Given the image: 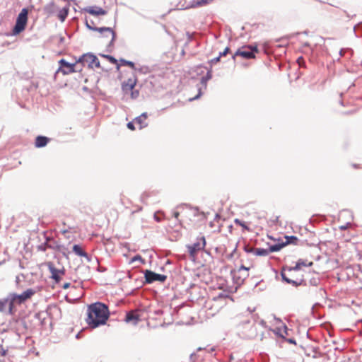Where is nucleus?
<instances>
[{"label":"nucleus","mask_w":362,"mask_h":362,"mask_svg":"<svg viewBox=\"0 0 362 362\" xmlns=\"http://www.w3.org/2000/svg\"><path fill=\"white\" fill-rule=\"evenodd\" d=\"M230 52V49L228 47H226L223 52L219 53L220 57H224L228 54Z\"/></svg>","instance_id":"nucleus-52"},{"label":"nucleus","mask_w":362,"mask_h":362,"mask_svg":"<svg viewBox=\"0 0 362 362\" xmlns=\"http://www.w3.org/2000/svg\"><path fill=\"white\" fill-rule=\"evenodd\" d=\"M148 196V195L147 193L142 194V195L141 197L142 202L146 203V199H147Z\"/></svg>","instance_id":"nucleus-60"},{"label":"nucleus","mask_w":362,"mask_h":362,"mask_svg":"<svg viewBox=\"0 0 362 362\" xmlns=\"http://www.w3.org/2000/svg\"><path fill=\"white\" fill-rule=\"evenodd\" d=\"M76 63L81 64L82 66H85L86 64H88V67L89 69H93V66L96 68L100 67V63L98 58L92 52H87L80 56L76 60Z\"/></svg>","instance_id":"nucleus-6"},{"label":"nucleus","mask_w":362,"mask_h":362,"mask_svg":"<svg viewBox=\"0 0 362 362\" xmlns=\"http://www.w3.org/2000/svg\"><path fill=\"white\" fill-rule=\"evenodd\" d=\"M228 297H229V296L227 294H225L224 293H220L217 296L218 298H228Z\"/></svg>","instance_id":"nucleus-59"},{"label":"nucleus","mask_w":362,"mask_h":362,"mask_svg":"<svg viewBox=\"0 0 362 362\" xmlns=\"http://www.w3.org/2000/svg\"><path fill=\"white\" fill-rule=\"evenodd\" d=\"M197 1V0H193V1H190L187 6H186L185 7H181L180 9L186 10V9H189V8H192L200 7L199 6L195 5Z\"/></svg>","instance_id":"nucleus-39"},{"label":"nucleus","mask_w":362,"mask_h":362,"mask_svg":"<svg viewBox=\"0 0 362 362\" xmlns=\"http://www.w3.org/2000/svg\"><path fill=\"white\" fill-rule=\"evenodd\" d=\"M354 31L357 37L362 36V22L354 26Z\"/></svg>","instance_id":"nucleus-33"},{"label":"nucleus","mask_w":362,"mask_h":362,"mask_svg":"<svg viewBox=\"0 0 362 362\" xmlns=\"http://www.w3.org/2000/svg\"><path fill=\"white\" fill-rule=\"evenodd\" d=\"M230 274L232 276L233 283L238 286L242 285L249 276V273H247L246 272H240L231 271Z\"/></svg>","instance_id":"nucleus-15"},{"label":"nucleus","mask_w":362,"mask_h":362,"mask_svg":"<svg viewBox=\"0 0 362 362\" xmlns=\"http://www.w3.org/2000/svg\"><path fill=\"white\" fill-rule=\"evenodd\" d=\"M35 293V291L34 289L28 288L21 294L16 293H10L8 297L11 298V301H14L18 304H22L30 299Z\"/></svg>","instance_id":"nucleus-9"},{"label":"nucleus","mask_w":362,"mask_h":362,"mask_svg":"<svg viewBox=\"0 0 362 362\" xmlns=\"http://www.w3.org/2000/svg\"><path fill=\"white\" fill-rule=\"evenodd\" d=\"M203 69H207V72L205 76H202L200 81L201 84L204 87V89H206L207 87V81L212 78V70L211 68H208L207 66H204L203 65H199L196 66L195 71L197 74H202L204 73Z\"/></svg>","instance_id":"nucleus-12"},{"label":"nucleus","mask_w":362,"mask_h":362,"mask_svg":"<svg viewBox=\"0 0 362 362\" xmlns=\"http://www.w3.org/2000/svg\"><path fill=\"white\" fill-rule=\"evenodd\" d=\"M47 245H48L47 240H46L44 243L37 246V250L39 251L45 252L47 250V249L48 248Z\"/></svg>","instance_id":"nucleus-43"},{"label":"nucleus","mask_w":362,"mask_h":362,"mask_svg":"<svg viewBox=\"0 0 362 362\" xmlns=\"http://www.w3.org/2000/svg\"><path fill=\"white\" fill-rule=\"evenodd\" d=\"M198 357H199V356L197 355L195 353H192L189 356L190 362H196L198 360Z\"/></svg>","instance_id":"nucleus-50"},{"label":"nucleus","mask_w":362,"mask_h":362,"mask_svg":"<svg viewBox=\"0 0 362 362\" xmlns=\"http://www.w3.org/2000/svg\"><path fill=\"white\" fill-rule=\"evenodd\" d=\"M297 62L299 65L300 67H305V59L303 57H299L298 59H297Z\"/></svg>","instance_id":"nucleus-46"},{"label":"nucleus","mask_w":362,"mask_h":362,"mask_svg":"<svg viewBox=\"0 0 362 362\" xmlns=\"http://www.w3.org/2000/svg\"><path fill=\"white\" fill-rule=\"evenodd\" d=\"M124 320L127 323L132 322L133 325H136L139 321V317L137 314L132 312H128L126 313Z\"/></svg>","instance_id":"nucleus-21"},{"label":"nucleus","mask_w":362,"mask_h":362,"mask_svg":"<svg viewBox=\"0 0 362 362\" xmlns=\"http://www.w3.org/2000/svg\"><path fill=\"white\" fill-rule=\"evenodd\" d=\"M110 29L111 30H104V33H108L109 34H110L112 35L111 40L107 44V47H106V50L107 52H111L112 50V47L114 46V43H115V42L116 40V38H117V34H116V33L114 31V30L112 28L110 27Z\"/></svg>","instance_id":"nucleus-20"},{"label":"nucleus","mask_w":362,"mask_h":362,"mask_svg":"<svg viewBox=\"0 0 362 362\" xmlns=\"http://www.w3.org/2000/svg\"><path fill=\"white\" fill-rule=\"evenodd\" d=\"M202 95V88L199 87L198 88V93L193 98H191L189 99V100H197L198 98H199Z\"/></svg>","instance_id":"nucleus-51"},{"label":"nucleus","mask_w":362,"mask_h":362,"mask_svg":"<svg viewBox=\"0 0 362 362\" xmlns=\"http://www.w3.org/2000/svg\"><path fill=\"white\" fill-rule=\"evenodd\" d=\"M136 80L135 79L134 81H131V83H126V82H124L122 83V88L124 91H128L131 90L132 89H134L136 86Z\"/></svg>","instance_id":"nucleus-28"},{"label":"nucleus","mask_w":362,"mask_h":362,"mask_svg":"<svg viewBox=\"0 0 362 362\" xmlns=\"http://www.w3.org/2000/svg\"><path fill=\"white\" fill-rule=\"evenodd\" d=\"M137 70L142 73H146L148 70V66H142L140 69H137Z\"/></svg>","instance_id":"nucleus-58"},{"label":"nucleus","mask_w":362,"mask_h":362,"mask_svg":"<svg viewBox=\"0 0 362 362\" xmlns=\"http://www.w3.org/2000/svg\"><path fill=\"white\" fill-rule=\"evenodd\" d=\"M59 68L57 71V72H62L64 75H67L71 73L77 72V71H81L82 67H81L79 69H76V62L75 63H70L68 62L64 59H61L59 62Z\"/></svg>","instance_id":"nucleus-8"},{"label":"nucleus","mask_w":362,"mask_h":362,"mask_svg":"<svg viewBox=\"0 0 362 362\" xmlns=\"http://www.w3.org/2000/svg\"><path fill=\"white\" fill-rule=\"evenodd\" d=\"M0 353L1 356H5L7 354V350L4 349L3 346L0 344Z\"/></svg>","instance_id":"nucleus-57"},{"label":"nucleus","mask_w":362,"mask_h":362,"mask_svg":"<svg viewBox=\"0 0 362 362\" xmlns=\"http://www.w3.org/2000/svg\"><path fill=\"white\" fill-rule=\"evenodd\" d=\"M50 141V139L47 136L38 135L36 136L35 140V146L37 148H43L47 146V144Z\"/></svg>","instance_id":"nucleus-17"},{"label":"nucleus","mask_w":362,"mask_h":362,"mask_svg":"<svg viewBox=\"0 0 362 362\" xmlns=\"http://www.w3.org/2000/svg\"><path fill=\"white\" fill-rule=\"evenodd\" d=\"M180 216V212L177 211H173V217L176 219V221H177L179 223H181V221L178 218Z\"/></svg>","instance_id":"nucleus-55"},{"label":"nucleus","mask_w":362,"mask_h":362,"mask_svg":"<svg viewBox=\"0 0 362 362\" xmlns=\"http://www.w3.org/2000/svg\"><path fill=\"white\" fill-rule=\"evenodd\" d=\"M249 270H250L249 267H246L242 264L238 269H237V270L234 269L233 271V272H246L247 273H248Z\"/></svg>","instance_id":"nucleus-48"},{"label":"nucleus","mask_w":362,"mask_h":362,"mask_svg":"<svg viewBox=\"0 0 362 362\" xmlns=\"http://www.w3.org/2000/svg\"><path fill=\"white\" fill-rule=\"evenodd\" d=\"M136 261H139L141 262L142 264H145L146 263V261L144 259L142 258V257L140 255H134L132 258V262H136Z\"/></svg>","instance_id":"nucleus-41"},{"label":"nucleus","mask_w":362,"mask_h":362,"mask_svg":"<svg viewBox=\"0 0 362 362\" xmlns=\"http://www.w3.org/2000/svg\"><path fill=\"white\" fill-rule=\"evenodd\" d=\"M99 56L107 59L112 64H117L118 60L112 55L100 53Z\"/></svg>","instance_id":"nucleus-32"},{"label":"nucleus","mask_w":362,"mask_h":362,"mask_svg":"<svg viewBox=\"0 0 362 362\" xmlns=\"http://www.w3.org/2000/svg\"><path fill=\"white\" fill-rule=\"evenodd\" d=\"M186 35L187 37V40L185 43V45H187L190 42H192V40H195V37L197 35V33L195 32H193V33H190V32H187L186 33Z\"/></svg>","instance_id":"nucleus-35"},{"label":"nucleus","mask_w":362,"mask_h":362,"mask_svg":"<svg viewBox=\"0 0 362 362\" xmlns=\"http://www.w3.org/2000/svg\"><path fill=\"white\" fill-rule=\"evenodd\" d=\"M279 336L282 338H284L286 341H288L289 344H296V341L294 338H288V339H286L285 337L281 334H279Z\"/></svg>","instance_id":"nucleus-49"},{"label":"nucleus","mask_w":362,"mask_h":362,"mask_svg":"<svg viewBox=\"0 0 362 362\" xmlns=\"http://www.w3.org/2000/svg\"><path fill=\"white\" fill-rule=\"evenodd\" d=\"M206 246V239L204 236L198 237L197 241L192 245H188L187 249L191 257H194L199 251L204 249Z\"/></svg>","instance_id":"nucleus-10"},{"label":"nucleus","mask_w":362,"mask_h":362,"mask_svg":"<svg viewBox=\"0 0 362 362\" xmlns=\"http://www.w3.org/2000/svg\"><path fill=\"white\" fill-rule=\"evenodd\" d=\"M69 12V6L66 5L59 11L57 17L61 22H64Z\"/></svg>","instance_id":"nucleus-22"},{"label":"nucleus","mask_w":362,"mask_h":362,"mask_svg":"<svg viewBox=\"0 0 362 362\" xmlns=\"http://www.w3.org/2000/svg\"><path fill=\"white\" fill-rule=\"evenodd\" d=\"M288 284H291L294 287H298L299 286H306L307 285L306 281L303 279H301L299 281L290 279L288 282Z\"/></svg>","instance_id":"nucleus-31"},{"label":"nucleus","mask_w":362,"mask_h":362,"mask_svg":"<svg viewBox=\"0 0 362 362\" xmlns=\"http://www.w3.org/2000/svg\"><path fill=\"white\" fill-rule=\"evenodd\" d=\"M84 257L86 259L87 262H90L92 259L91 256L89 255L88 253H87V257Z\"/></svg>","instance_id":"nucleus-63"},{"label":"nucleus","mask_w":362,"mask_h":362,"mask_svg":"<svg viewBox=\"0 0 362 362\" xmlns=\"http://www.w3.org/2000/svg\"><path fill=\"white\" fill-rule=\"evenodd\" d=\"M144 281V284H151L156 281L164 283L167 279V276L156 273L151 270L146 269L143 271Z\"/></svg>","instance_id":"nucleus-7"},{"label":"nucleus","mask_w":362,"mask_h":362,"mask_svg":"<svg viewBox=\"0 0 362 362\" xmlns=\"http://www.w3.org/2000/svg\"><path fill=\"white\" fill-rule=\"evenodd\" d=\"M107 270V268L105 267L98 266L96 268V271L100 273L105 272Z\"/></svg>","instance_id":"nucleus-56"},{"label":"nucleus","mask_w":362,"mask_h":362,"mask_svg":"<svg viewBox=\"0 0 362 362\" xmlns=\"http://www.w3.org/2000/svg\"><path fill=\"white\" fill-rule=\"evenodd\" d=\"M234 223L236 225L242 226L243 228V229H245L246 230H250V228L247 226V224L244 221H243L238 218H235L234 220Z\"/></svg>","instance_id":"nucleus-37"},{"label":"nucleus","mask_w":362,"mask_h":362,"mask_svg":"<svg viewBox=\"0 0 362 362\" xmlns=\"http://www.w3.org/2000/svg\"><path fill=\"white\" fill-rule=\"evenodd\" d=\"M313 264V262H307V260L303 259H299L294 267H288V271H298L302 267H311Z\"/></svg>","instance_id":"nucleus-16"},{"label":"nucleus","mask_w":362,"mask_h":362,"mask_svg":"<svg viewBox=\"0 0 362 362\" xmlns=\"http://www.w3.org/2000/svg\"><path fill=\"white\" fill-rule=\"evenodd\" d=\"M72 251L78 257H87V252L83 249L82 246L78 244H74Z\"/></svg>","instance_id":"nucleus-23"},{"label":"nucleus","mask_w":362,"mask_h":362,"mask_svg":"<svg viewBox=\"0 0 362 362\" xmlns=\"http://www.w3.org/2000/svg\"><path fill=\"white\" fill-rule=\"evenodd\" d=\"M81 12H86L95 16H104L107 11L98 6H87L81 8Z\"/></svg>","instance_id":"nucleus-13"},{"label":"nucleus","mask_w":362,"mask_h":362,"mask_svg":"<svg viewBox=\"0 0 362 362\" xmlns=\"http://www.w3.org/2000/svg\"><path fill=\"white\" fill-rule=\"evenodd\" d=\"M286 241H284L286 246L288 245H297L298 241V237L295 235H285L284 236Z\"/></svg>","instance_id":"nucleus-27"},{"label":"nucleus","mask_w":362,"mask_h":362,"mask_svg":"<svg viewBox=\"0 0 362 362\" xmlns=\"http://www.w3.org/2000/svg\"><path fill=\"white\" fill-rule=\"evenodd\" d=\"M140 116L144 121H146L148 117V114L147 112H143Z\"/></svg>","instance_id":"nucleus-62"},{"label":"nucleus","mask_w":362,"mask_h":362,"mask_svg":"<svg viewBox=\"0 0 362 362\" xmlns=\"http://www.w3.org/2000/svg\"><path fill=\"white\" fill-rule=\"evenodd\" d=\"M239 329H242V337L247 339H254L257 336V327L254 323L247 320L239 324Z\"/></svg>","instance_id":"nucleus-5"},{"label":"nucleus","mask_w":362,"mask_h":362,"mask_svg":"<svg viewBox=\"0 0 362 362\" xmlns=\"http://www.w3.org/2000/svg\"><path fill=\"white\" fill-rule=\"evenodd\" d=\"M134 122L139 125V129H142L148 126V123L144 121L140 115L134 118Z\"/></svg>","instance_id":"nucleus-29"},{"label":"nucleus","mask_w":362,"mask_h":362,"mask_svg":"<svg viewBox=\"0 0 362 362\" xmlns=\"http://www.w3.org/2000/svg\"><path fill=\"white\" fill-rule=\"evenodd\" d=\"M281 274V276L282 281H284V283L288 284V281H289V279H289V278H288V277L286 276L285 273H284L283 271H281V274Z\"/></svg>","instance_id":"nucleus-54"},{"label":"nucleus","mask_w":362,"mask_h":362,"mask_svg":"<svg viewBox=\"0 0 362 362\" xmlns=\"http://www.w3.org/2000/svg\"><path fill=\"white\" fill-rule=\"evenodd\" d=\"M286 247L283 240H278V243L269 245L270 252H276L280 251L283 247Z\"/></svg>","instance_id":"nucleus-24"},{"label":"nucleus","mask_w":362,"mask_h":362,"mask_svg":"<svg viewBox=\"0 0 362 362\" xmlns=\"http://www.w3.org/2000/svg\"><path fill=\"white\" fill-rule=\"evenodd\" d=\"M220 56L218 55V57L209 60L208 62V64H209V68H211V70H212V65L214 64H216L217 62H218L220 61Z\"/></svg>","instance_id":"nucleus-42"},{"label":"nucleus","mask_w":362,"mask_h":362,"mask_svg":"<svg viewBox=\"0 0 362 362\" xmlns=\"http://www.w3.org/2000/svg\"><path fill=\"white\" fill-rule=\"evenodd\" d=\"M7 329L13 332L17 336L25 334L28 325L24 317H13L7 324Z\"/></svg>","instance_id":"nucleus-2"},{"label":"nucleus","mask_w":362,"mask_h":362,"mask_svg":"<svg viewBox=\"0 0 362 362\" xmlns=\"http://www.w3.org/2000/svg\"><path fill=\"white\" fill-rule=\"evenodd\" d=\"M65 41V37L63 36H60L59 37V43H64Z\"/></svg>","instance_id":"nucleus-64"},{"label":"nucleus","mask_w":362,"mask_h":362,"mask_svg":"<svg viewBox=\"0 0 362 362\" xmlns=\"http://www.w3.org/2000/svg\"><path fill=\"white\" fill-rule=\"evenodd\" d=\"M134 124H135V122H134V119L132 122H129L127 124V127L130 130H134L135 129V126H134Z\"/></svg>","instance_id":"nucleus-53"},{"label":"nucleus","mask_w":362,"mask_h":362,"mask_svg":"<svg viewBox=\"0 0 362 362\" xmlns=\"http://www.w3.org/2000/svg\"><path fill=\"white\" fill-rule=\"evenodd\" d=\"M270 253L269 248H257L255 250V254L257 256H267Z\"/></svg>","instance_id":"nucleus-30"},{"label":"nucleus","mask_w":362,"mask_h":362,"mask_svg":"<svg viewBox=\"0 0 362 362\" xmlns=\"http://www.w3.org/2000/svg\"><path fill=\"white\" fill-rule=\"evenodd\" d=\"M259 50L256 45H244L239 48L235 54L232 56V59H235V57L240 56L243 59H250L255 58V54L258 53Z\"/></svg>","instance_id":"nucleus-4"},{"label":"nucleus","mask_w":362,"mask_h":362,"mask_svg":"<svg viewBox=\"0 0 362 362\" xmlns=\"http://www.w3.org/2000/svg\"><path fill=\"white\" fill-rule=\"evenodd\" d=\"M110 315L108 306L104 303L97 301L88 305L86 321L89 327L95 329L106 325Z\"/></svg>","instance_id":"nucleus-1"},{"label":"nucleus","mask_w":362,"mask_h":362,"mask_svg":"<svg viewBox=\"0 0 362 362\" xmlns=\"http://www.w3.org/2000/svg\"><path fill=\"white\" fill-rule=\"evenodd\" d=\"M118 62L119 63V64L117 63V69H119L120 66H128L133 70H137V68L136 67L135 64L132 61H129V60L122 58Z\"/></svg>","instance_id":"nucleus-25"},{"label":"nucleus","mask_w":362,"mask_h":362,"mask_svg":"<svg viewBox=\"0 0 362 362\" xmlns=\"http://www.w3.org/2000/svg\"><path fill=\"white\" fill-rule=\"evenodd\" d=\"M47 315L48 313L46 312H38L35 314V318L40 322V325L42 326H45L46 324L45 320Z\"/></svg>","instance_id":"nucleus-26"},{"label":"nucleus","mask_w":362,"mask_h":362,"mask_svg":"<svg viewBox=\"0 0 362 362\" xmlns=\"http://www.w3.org/2000/svg\"><path fill=\"white\" fill-rule=\"evenodd\" d=\"M57 7L56 6L54 1H51L50 3L46 4L44 6V12L48 16L54 15L57 11Z\"/></svg>","instance_id":"nucleus-19"},{"label":"nucleus","mask_w":362,"mask_h":362,"mask_svg":"<svg viewBox=\"0 0 362 362\" xmlns=\"http://www.w3.org/2000/svg\"><path fill=\"white\" fill-rule=\"evenodd\" d=\"M131 97L132 99H136L139 97V91L138 90L132 89L131 90Z\"/></svg>","instance_id":"nucleus-47"},{"label":"nucleus","mask_w":362,"mask_h":362,"mask_svg":"<svg viewBox=\"0 0 362 362\" xmlns=\"http://www.w3.org/2000/svg\"><path fill=\"white\" fill-rule=\"evenodd\" d=\"M8 302V297L4 299H0V312L4 313L6 311V307Z\"/></svg>","instance_id":"nucleus-36"},{"label":"nucleus","mask_w":362,"mask_h":362,"mask_svg":"<svg viewBox=\"0 0 362 362\" xmlns=\"http://www.w3.org/2000/svg\"><path fill=\"white\" fill-rule=\"evenodd\" d=\"M29 10L28 8H23L18 13L15 25L11 30V35L16 36L25 30L28 23Z\"/></svg>","instance_id":"nucleus-3"},{"label":"nucleus","mask_w":362,"mask_h":362,"mask_svg":"<svg viewBox=\"0 0 362 362\" xmlns=\"http://www.w3.org/2000/svg\"><path fill=\"white\" fill-rule=\"evenodd\" d=\"M8 313L11 315H13L16 311V309H15V302L14 301H11V298H10L8 297Z\"/></svg>","instance_id":"nucleus-34"},{"label":"nucleus","mask_w":362,"mask_h":362,"mask_svg":"<svg viewBox=\"0 0 362 362\" xmlns=\"http://www.w3.org/2000/svg\"><path fill=\"white\" fill-rule=\"evenodd\" d=\"M70 286H71V284L69 282H66V283L63 284L62 287L64 289H67L70 287Z\"/></svg>","instance_id":"nucleus-61"},{"label":"nucleus","mask_w":362,"mask_h":362,"mask_svg":"<svg viewBox=\"0 0 362 362\" xmlns=\"http://www.w3.org/2000/svg\"><path fill=\"white\" fill-rule=\"evenodd\" d=\"M47 265L51 274V279H52L55 283H59L62 280V276L65 274L66 270L64 267H62L61 269H57L52 262H48Z\"/></svg>","instance_id":"nucleus-11"},{"label":"nucleus","mask_w":362,"mask_h":362,"mask_svg":"<svg viewBox=\"0 0 362 362\" xmlns=\"http://www.w3.org/2000/svg\"><path fill=\"white\" fill-rule=\"evenodd\" d=\"M85 25L86 27L90 30H93V31H97V32H99L100 33H104V30H111L110 29V27H95V26H93V25H91L90 23H89V21L88 20V18L87 16L85 17Z\"/></svg>","instance_id":"nucleus-18"},{"label":"nucleus","mask_w":362,"mask_h":362,"mask_svg":"<svg viewBox=\"0 0 362 362\" xmlns=\"http://www.w3.org/2000/svg\"><path fill=\"white\" fill-rule=\"evenodd\" d=\"M214 0H197L195 5L199 6L200 7L204 6L205 5L209 4L212 2Z\"/></svg>","instance_id":"nucleus-40"},{"label":"nucleus","mask_w":362,"mask_h":362,"mask_svg":"<svg viewBox=\"0 0 362 362\" xmlns=\"http://www.w3.org/2000/svg\"><path fill=\"white\" fill-rule=\"evenodd\" d=\"M243 250L246 253H255V250L247 244L243 246Z\"/></svg>","instance_id":"nucleus-45"},{"label":"nucleus","mask_w":362,"mask_h":362,"mask_svg":"<svg viewBox=\"0 0 362 362\" xmlns=\"http://www.w3.org/2000/svg\"><path fill=\"white\" fill-rule=\"evenodd\" d=\"M47 240V247L49 249L54 250L55 251L62 252L64 256L67 257L66 254V247L59 244L56 240L52 238H46Z\"/></svg>","instance_id":"nucleus-14"},{"label":"nucleus","mask_w":362,"mask_h":362,"mask_svg":"<svg viewBox=\"0 0 362 362\" xmlns=\"http://www.w3.org/2000/svg\"><path fill=\"white\" fill-rule=\"evenodd\" d=\"M320 282V279L319 278H312L310 279V284L311 286H317Z\"/></svg>","instance_id":"nucleus-44"},{"label":"nucleus","mask_w":362,"mask_h":362,"mask_svg":"<svg viewBox=\"0 0 362 362\" xmlns=\"http://www.w3.org/2000/svg\"><path fill=\"white\" fill-rule=\"evenodd\" d=\"M164 217V214L161 211H157L154 214V219L156 222H160Z\"/></svg>","instance_id":"nucleus-38"}]
</instances>
